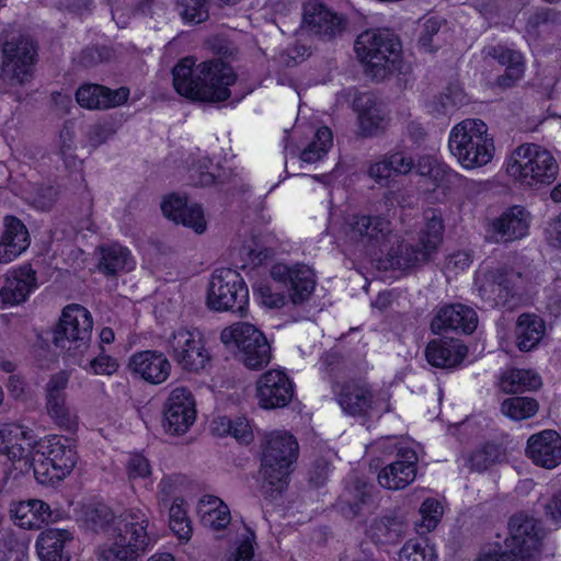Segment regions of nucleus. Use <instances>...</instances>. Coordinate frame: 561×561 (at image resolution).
Returning a JSON list of instances; mask_svg holds the SVG:
<instances>
[{
	"label": "nucleus",
	"instance_id": "3",
	"mask_svg": "<svg viewBox=\"0 0 561 561\" xmlns=\"http://www.w3.org/2000/svg\"><path fill=\"white\" fill-rule=\"evenodd\" d=\"M425 226L421 229L417 244H410L393 234L385 249V261L392 268L407 270L428 262L443 240L444 222L436 209L425 211Z\"/></svg>",
	"mask_w": 561,
	"mask_h": 561
},
{
	"label": "nucleus",
	"instance_id": "11",
	"mask_svg": "<svg viewBox=\"0 0 561 561\" xmlns=\"http://www.w3.org/2000/svg\"><path fill=\"white\" fill-rule=\"evenodd\" d=\"M93 318L83 306L71 304L66 306L57 325L51 331L55 347L64 351H77L88 347L91 341Z\"/></svg>",
	"mask_w": 561,
	"mask_h": 561
},
{
	"label": "nucleus",
	"instance_id": "23",
	"mask_svg": "<svg viewBox=\"0 0 561 561\" xmlns=\"http://www.w3.org/2000/svg\"><path fill=\"white\" fill-rule=\"evenodd\" d=\"M398 459L385 466L378 473V482L389 490L404 489L416 476L417 455L413 449L400 448Z\"/></svg>",
	"mask_w": 561,
	"mask_h": 561
},
{
	"label": "nucleus",
	"instance_id": "30",
	"mask_svg": "<svg viewBox=\"0 0 561 561\" xmlns=\"http://www.w3.org/2000/svg\"><path fill=\"white\" fill-rule=\"evenodd\" d=\"M173 85L176 92L187 99L197 101V98H209L208 90H199L203 76L199 72V64L195 65V60L185 57L181 59L172 70Z\"/></svg>",
	"mask_w": 561,
	"mask_h": 561
},
{
	"label": "nucleus",
	"instance_id": "59",
	"mask_svg": "<svg viewBox=\"0 0 561 561\" xmlns=\"http://www.w3.org/2000/svg\"><path fill=\"white\" fill-rule=\"evenodd\" d=\"M262 304L268 308H280L286 302V296L276 291L270 285H260L256 289Z\"/></svg>",
	"mask_w": 561,
	"mask_h": 561
},
{
	"label": "nucleus",
	"instance_id": "13",
	"mask_svg": "<svg viewBox=\"0 0 561 561\" xmlns=\"http://www.w3.org/2000/svg\"><path fill=\"white\" fill-rule=\"evenodd\" d=\"M36 442L21 425L4 424L0 427V455L7 456L20 471L35 469Z\"/></svg>",
	"mask_w": 561,
	"mask_h": 561
},
{
	"label": "nucleus",
	"instance_id": "31",
	"mask_svg": "<svg viewBox=\"0 0 561 561\" xmlns=\"http://www.w3.org/2000/svg\"><path fill=\"white\" fill-rule=\"evenodd\" d=\"M28 245L30 236L25 225L16 217L7 216L0 238V263L15 260Z\"/></svg>",
	"mask_w": 561,
	"mask_h": 561
},
{
	"label": "nucleus",
	"instance_id": "1",
	"mask_svg": "<svg viewBox=\"0 0 561 561\" xmlns=\"http://www.w3.org/2000/svg\"><path fill=\"white\" fill-rule=\"evenodd\" d=\"M84 523L93 531H107L115 524L117 535L112 545L99 551L102 561H136L150 546L156 536L150 527L148 511L139 507L125 510L117 518L104 504L88 506Z\"/></svg>",
	"mask_w": 561,
	"mask_h": 561
},
{
	"label": "nucleus",
	"instance_id": "33",
	"mask_svg": "<svg viewBox=\"0 0 561 561\" xmlns=\"http://www.w3.org/2000/svg\"><path fill=\"white\" fill-rule=\"evenodd\" d=\"M220 340L226 347H236L239 351H259L266 346L270 348L265 335L250 323H236L225 328Z\"/></svg>",
	"mask_w": 561,
	"mask_h": 561
},
{
	"label": "nucleus",
	"instance_id": "45",
	"mask_svg": "<svg viewBox=\"0 0 561 561\" xmlns=\"http://www.w3.org/2000/svg\"><path fill=\"white\" fill-rule=\"evenodd\" d=\"M333 144V135L329 127H320L313 140L301 151L300 159L308 163L321 160Z\"/></svg>",
	"mask_w": 561,
	"mask_h": 561
},
{
	"label": "nucleus",
	"instance_id": "50",
	"mask_svg": "<svg viewBox=\"0 0 561 561\" xmlns=\"http://www.w3.org/2000/svg\"><path fill=\"white\" fill-rule=\"evenodd\" d=\"M176 8L187 23L198 24L208 18V0H176Z\"/></svg>",
	"mask_w": 561,
	"mask_h": 561
},
{
	"label": "nucleus",
	"instance_id": "39",
	"mask_svg": "<svg viewBox=\"0 0 561 561\" xmlns=\"http://www.w3.org/2000/svg\"><path fill=\"white\" fill-rule=\"evenodd\" d=\"M407 530V525L402 517L382 516L376 518L370 525L371 538L380 543L397 542Z\"/></svg>",
	"mask_w": 561,
	"mask_h": 561
},
{
	"label": "nucleus",
	"instance_id": "17",
	"mask_svg": "<svg viewBox=\"0 0 561 561\" xmlns=\"http://www.w3.org/2000/svg\"><path fill=\"white\" fill-rule=\"evenodd\" d=\"M539 525L536 519L525 514H516L508 522V537L505 548L515 556L528 561L531 552L539 546Z\"/></svg>",
	"mask_w": 561,
	"mask_h": 561
},
{
	"label": "nucleus",
	"instance_id": "8",
	"mask_svg": "<svg viewBox=\"0 0 561 561\" xmlns=\"http://www.w3.org/2000/svg\"><path fill=\"white\" fill-rule=\"evenodd\" d=\"M345 241L373 253H383L393 239L391 221L383 215L354 214L342 227Z\"/></svg>",
	"mask_w": 561,
	"mask_h": 561
},
{
	"label": "nucleus",
	"instance_id": "32",
	"mask_svg": "<svg viewBox=\"0 0 561 561\" xmlns=\"http://www.w3.org/2000/svg\"><path fill=\"white\" fill-rule=\"evenodd\" d=\"M354 107L358 113L360 134L365 137L376 136L387 126L385 108L369 94H364L354 100Z\"/></svg>",
	"mask_w": 561,
	"mask_h": 561
},
{
	"label": "nucleus",
	"instance_id": "51",
	"mask_svg": "<svg viewBox=\"0 0 561 561\" xmlns=\"http://www.w3.org/2000/svg\"><path fill=\"white\" fill-rule=\"evenodd\" d=\"M421 523L417 531L421 534L433 530L443 516V506L435 499H426L420 507Z\"/></svg>",
	"mask_w": 561,
	"mask_h": 561
},
{
	"label": "nucleus",
	"instance_id": "49",
	"mask_svg": "<svg viewBox=\"0 0 561 561\" xmlns=\"http://www.w3.org/2000/svg\"><path fill=\"white\" fill-rule=\"evenodd\" d=\"M173 351H203L205 341L197 329H180L171 340Z\"/></svg>",
	"mask_w": 561,
	"mask_h": 561
},
{
	"label": "nucleus",
	"instance_id": "54",
	"mask_svg": "<svg viewBox=\"0 0 561 561\" xmlns=\"http://www.w3.org/2000/svg\"><path fill=\"white\" fill-rule=\"evenodd\" d=\"M393 175H405L415 168L411 154L404 150H396L386 153Z\"/></svg>",
	"mask_w": 561,
	"mask_h": 561
},
{
	"label": "nucleus",
	"instance_id": "40",
	"mask_svg": "<svg viewBox=\"0 0 561 561\" xmlns=\"http://www.w3.org/2000/svg\"><path fill=\"white\" fill-rule=\"evenodd\" d=\"M211 428L218 435H231L244 445H249L254 438L250 422L244 416H218L213 421Z\"/></svg>",
	"mask_w": 561,
	"mask_h": 561
},
{
	"label": "nucleus",
	"instance_id": "46",
	"mask_svg": "<svg viewBox=\"0 0 561 561\" xmlns=\"http://www.w3.org/2000/svg\"><path fill=\"white\" fill-rule=\"evenodd\" d=\"M538 402L529 397H512L502 402L501 411L515 421L534 416L538 411Z\"/></svg>",
	"mask_w": 561,
	"mask_h": 561
},
{
	"label": "nucleus",
	"instance_id": "24",
	"mask_svg": "<svg viewBox=\"0 0 561 561\" xmlns=\"http://www.w3.org/2000/svg\"><path fill=\"white\" fill-rule=\"evenodd\" d=\"M526 453L536 466L553 469L561 463V436L553 430L534 434L528 438Z\"/></svg>",
	"mask_w": 561,
	"mask_h": 561
},
{
	"label": "nucleus",
	"instance_id": "34",
	"mask_svg": "<svg viewBox=\"0 0 561 561\" xmlns=\"http://www.w3.org/2000/svg\"><path fill=\"white\" fill-rule=\"evenodd\" d=\"M10 514L15 523L25 529H39L53 520L49 505L37 499L11 503Z\"/></svg>",
	"mask_w": 561,
	"mask_h": 561
},
{
	"label": "nucleus",
	"instance_id": "7",
	"mask_svg": "<svg viewBox=\"0 0 561 561\" xmlns=\"http://www.w3.org/2000/svg\"><path fill=\"white\" fill-rule=\"evenodd\" d=\"M77 460V450L71 438L47 435L35 445V479L42 484L60 481L70 474Z\"/></svg>",
	"mask_w": 561,
	"mask_h": 561
},
{
	"label": "nucleus",
	"instance_id": "62",
	"mask_svg": "<svg viewBox=\"0 0 561 561\" xmlns=\"http://www.w3.org/2000/svg\"><path fill=\"white\" fill-rule=\"evenodd\" d=\"M57 198V191L53 186H43L37 188L33 197V204L39 209H48Z\"/></svg>",
	"mask_w": 561,
	"mask_h": 561
},
{
	"label": "nucleus",
	"instance_id": "43",
	"mask_svg": "<svg viewBox=\"0 0 561 561\" xmlns=\"http://www.w3.org/2000/svg\"><path fill=\"white\" fill-rule=\"evenodd\" d=\"M466 103L467 98L463 91L456 85H450L443 93L428 101L427 108L434 115H443L451 113Z\"/></svg>",
	"mask_w": 561,
	"mask_h": 561
},
{
	"label": "nucleus",
	"instance_id": "44",
	"mask_svg": "<svg viewBox=\"0 0 561 561\" xmlns=\"http://www.w3.org/2000/svg\"><path fill=\"white\" fill-rule=\"evenodd\" d=\"M504 456V451L500 445L486 443L470 454L468 463L472 470L484 471L491 466L501 462Z\"/></svg>",
	"mask_w": 561,
	"mask_h": 561
},
{
	"label": "nucleus",
	"instance_id": "58",
	"mask_svg": "<svg viewBox=\"0 0 561 561\" xmlns=\"http://www.w3.org/2000/svg\"><path fill=\"white\" fill-rule=\"evenodd\" d=\"M239 363L250 370H260L266 367L271 359V353H234Z\"/></svg>",
	"mask_w": 561,
	"mask_h": 561
},
{
	"label": "nucleus",
	"instance_id": "38",
	"mask_svg": "<svg viewBox=\"0 0 561 561\" xmlns=\"http://www.w3.org/2000/svg\"><path fill=\"white\" fill-rule=\"evenodd\" d=\"M101 257L99 270L105 275L113 276L118 273L129 272L135 266V261L127 248L113 243L100 249Z\"/></svg>",
	"mask_w": 561,
	"mask_h": 561
},
{
	"label": "nucleus",
	"instance_id": "35",
	"mask_svg": "<svg viewBox=\"0 0 561 561\" xmlns=\"http://www.w3.org/2000/svg\"><path fill=\"white\" fill-rule=\"evenodd\" d=\"M129 368L151 383L163 382L171 369L163 353H134L129 359Z\"/></svg>",
	"mask_w": 561,
	"mask_h": 561
},
{
	"label": "nucleus",
	"instance_id": "53",
	"mask_svg": "<svg viewBox=\"0 0 561 561\" xmlns=\"http://www.w3.org/2000/svg\"><path fill=\"white\" fill-rule=\"evenodd\" d=\"M169 525L170 529L179 537V539L188 540L191 538L192 526L186 516V512L175 502L170 507Z\"/></svg>",
	"mask_w": 561,
	"mask_h": 561
},
{
	"label": "nucleus",
	"instance_id": "16",
	"mask_svg": "<svg viewBox=\"0 0 561 561\" xmlns=\"http://www.w3.org/2000/svg\"><path fill=\"white\" fill-rule=\"evenodd\" d=\"M271 276L275 282L287 287L288 297L294 305L308 300L314 290V273L305 264L277 263L271 268Z\"/></svg>",
	"mask_w": 561,
	"mask_h": 561
},
{
	"label": "nucleus",
	"instance_id": "20",
	"mask_svg": "<svg viewBox=\"0 0 561 561\" xmlns=\"http://www.w3.org/2000/svg\"><path fill=\"white\" fill-rule=\"evenodd\" d=\"M293 396V382L282 370L264 373L256 383V398L263 409L284 408L291 401Z\"/></svg>",
	"mask_w": 561,
	"mask_h": 561
},
{
	"label": "nucleus",
	"instance_id": "6",
	"mask_svg": "<svg viewBox=\"0 0 561 561\" xmlns=\"http://www.w3.org/2000/svg\"><path fill=\"white\" fill-rule=\"evenodd\" d=\"M506 171L520 184L539 188L554 182L559 164L549 150L535 144H523L512 152Z\"/></svg>",
	"mask_w": 561,
	"mask_h": 561
},
{
	"label": "nucleus",
	"instance_id": "29",
	"mask_svg": "<svg viewBox=\"0 0 561 561\" xmlns=\"http://www.w3.org/2000/svg\"><path fill=\"white\" fill-rule=\"evenodd\" d=\"M484 58L495 59L505 66V72L497 77L496 84L500 88H512L524 75L525 66L520 53L502 45H490L483 48Z\"/></svg>",
	"mask_w": 561,
	"mask_h": 561
},
{
	"label": "nucleus",
	"instance_id": "12",
	"mask_svg": "<svg viewBox=\"0 0 561 561\" xmlns=\"http://www.w3.org/2000/svg\"><path fill=\"white\" fill-rule=\"evenodd\" d=\"M36 49L33 42L23 35L2 45L1 78L11 85H22L33 76Z\"/></svg>",
	"mask_w": 561,
	"mask_h": 561
},
{
	"label": "nucleus",
	"instance_id": "18",
	"mask_svg": "<svg viewBox=\"0 0 561 561\" xmlns=\"http://www.w3.org/2000/svg\"><path fill=\"white\" fill-rule=\"evenodd\" d=\"M199 72L203 76L199 90H208L209 98H197L202 102H221L230 96V85L236 81V75L228 64L221 59H213L199 64Z\"/></svg>",
	"mask_w": 561,
	"mask_h": 561
},
{
	"label": "nucleus",
	"instance_id": "42",
	"mask_svg": "<svg viewBox=\"0 0 561 561\" xmlns=\"http://www.w3.org/2000/svg\"><path fill=\"white\" fill-rule=\"evenodd\" d=\"M199 512L204 526L214 530L225 528L231 520L228 506L216 496H208V500L201 502Z\"/></svg>",
	"mask_w": 561,
	"mask_h": 561
},
{
	"label": "nucleus",
	"instance_id": "36",
	"mask_svg": "<svg viewBox=\"0 0 561 561\" xmlns=\"http://www.w3.org/2000/svg\"><path fill=\"white\" fill-rule=\"evenodd\" d=\"M73 539L66 529L49 528L43 531L37 540L36 548L42 561H69L70 554L66 545Z\"/></svg>",
	"mask_w": 561,
	"mask_h": 561
},
{
	"label": "nucleus",
	"instance_id": "9",
	"mask_svg": "<svg viewBox=\"0 0 561 561\" xmlns=\"http://www.w3.org/2000/svg\"><path fill=\"white\" fill-rule=\"evenodd\" d=\"M528 273L500 267L485 271L478 276L480 296L495 307L513 308L516 304L519 289H524L533 282Z\"/></svg>",
	"mask_w": 561,
	"mask_h": 561
},
{
	"label": "nucleus",
	"instance_id": "52",
	"mask_svg": "<svg viewBox=\"0 0 561 561\" xmlns=\"http://www.w3.org/2000/svg\"><path fill=\"white\" fill-rule=\"evenodd\" d=\"M467 354L468 353H424V357L433 367L451 369L477 360V357L467 359Z\"/></svg>",
	"mask_w": 561,
	"mask_h": 561
},
{
	"label": "nucleus",
	"instance_id": "25",
	"mask_svg": "<svg viewBox=\"0 0 561 561\" xmlns=\"http://www.w3.org/2000/svg\"><path fill=\"white\" fill-rule=\"evenodd\" d=\"M36 288V272L30 265H23L5 275L4 284L0 289L1 302L5 306L21 305Z\"/></svg>",
	"mask_w": 561,
	"mask_h": 561
},
{
	"label": "nucleus",
	"instance_id": "55",
	"mask_svg": "<svg viewBox=\"0 0 561 561\" xmlns=\"http://www.w3.org/2000/svg\"><path fill=\"white\" fill-rule=\"evenodd\" d=\"M83 367L96 375H112L117 370L118 363L106 353H100L98 356L87 359Z\"/></svg>",
	"mask_w": 561,
	"mask_h": 561
},
{
	"label": "nucleus",
	"instance_id": "14",
	"mask_svg": "<svg viewBox=\"0 0 561 561\" xmlns=\"http://www.w3.org/2000/svg\"><path fill=\"white\" fill-rule=\"evenodd\" d=\"M68 382L69 375L64 370L50 377L45 388L46 410L59 428L72 433L78 427V415L67 402L66 389Z\"/></svg>",
	"mask_w": 561,
	"mask_h": 561
},
{
	"label": "nucleus",
	"instance_id": "26",
	"mask_svg": "<svg viewBox=\"0 0 561 561\" xmlns=\"http://www.w3.org/2000/svg\"><path fill=\"white\" fill-rule=\"evenodd\" d=\"M304 23L312 33L328 39L341 35L346 25L342 16L317 1H309L305 5Z\"/></svg>",
	"mask_w": 561,
	"mask_h": 561
},
{
	"label": "nucleus",
	"instance_id": "19",
	"mask_svg": "<svg viewBox=\"0 0 561 561\" xmlns=\"http://www.w3.org/2000/svg\"><path fill=\"white\" fill-rule=\"evenodd\" d=\"M195 402L192 393L183 388H175L164 407L163 426L170 434H183L195 421Z\"/></svg>",
	"mask_w": 561,
	"mask_h": 561
},
{
	"label": "nucleus",
	"instance_id": "27",
	"mask_svg": "<svg viewBox=\"0 0 561 561\" xmlns=\"http://www.w3.org/2000/svg\"><path fill=\"white\" fill-rule=\"evenodd\" d=\"M129 89L122 87L111 90L100 84H84L77 90L78 104L88 110H107L127 102Z\"/></svg>",
	"mask_w": 561,
	"mask_h": 561
},
{
	"label": "nucleus",
	"instance_id": "47",
	"mask_svg": "<svg viewBox=\"0 0 561 561\" xmlns=\"http://www.w3.org/2000/svg\"><path fill=\"white\" fill-rule=\"evenodd\" d=\"M433 547L425 541L408 540L399 551V561H436Z\"/></svg>",
	"mask_w": 561,
	"mask_h": 561
},
{
	"label": "nucleus",
	"instance_id": "4",
	"mask_svg": "<svg viewBox=\"0 0 561 561\" xmlns=\"http://www.w3.org/2000/svg\"><path fill=\"white\" fill-rule=\"evenodd\" d=\"M451 154L465 169H477L490 163L494 157L493 136L479 118H467L455 125L448 139Z\"/></svg>",
	"mask_w": 561,
	"mask_h": 561
},
{
	"label": "nucleus",
	"instance_id": "63",
	"mask_svg": "<svg viewBox=\"0 0 561 561\" xmlns=\"http://www.w3.org/2000/svg\"><path fill=\"white\" fill-rule=\"evenodd\" d=\"M548 307L552 312L561 311V277H558L547 289Z\"/></svg>",
	"mask_w": 561,
	"mask_h": 561
},
{
	"label": "nucleus",
	"instance_id": "10",
	"mask_svg": "<svg viewBox=\"0 0 561 561\" xmlns=\"http://www.w3.org/2000/svg\"><path fill=\"white\" fill-rule=\"evenodd\" d=\"M248 299V287L237 271L221 268L213 274L207 295V304L210 309L230 310L243 317Z\"/></svg>",
	"mask_w": 561,
	"mask_h": 561
},
{
	"label": "nucleus",
	"instance_id": "56",
	"mask_svg": "<svg viewBox=\"0 0 561 561\" xmlns=\"http://www.w3.org/2000/svg\"><path fill=\"white\" fill-rule=\"evenodd\" d=\"M176 360L188 371H199L204 369L210 360L208 353H175Z\"/></svg>",
	"mask_w": 561,
	"mask_h": 561
},
{
	"label": "nucleus",
	"instance_id": "2",
	"mask_svg": "<svg viewBox=\"0 0 561 561\" xmlns=\"http://www.w3.org/2000/svg\"><path fill=\"white\" fill-rule=\"evenodd\" d=\"M298 453V442L291 434L275 431L265 436L260 466L261 490L265 497L274 500L287 488Z\"/></svg>",
	"mask_w": 561,
	"mask_h": 561
},
{
	"label": "nucleus",
	"instance_id": "21",
	"mask_svg": "<svg viewBox=\"0 0 561 561\" xmlns=\"http://www.w3.org/2000/svg\"><path fill=\"white\" fill-rule=\"evenodd\" d=\"M478 323V314L473 308L462 304H451L437 309L431 321V330L435 334L447 331L471 334Z\"/></svg>",
	"mask_w": 561,
	"mask_h": 561
},
{
	"label": "nucleus",
	"instance_id": "57",
	"mask_svg": "<svg viewBox=\"0 0 561 561\" xmlns=\"http://www.w3.org/2000/svg\"><path fill=\"white\" fill-rule=\"evenodd\" d=\"M368 175L376 183L387 185L389 179L393 175L387 156L383 154L378 161L370 163L368 168Z\"/></svg>",
	"mask_w": 561,
	"mask_h": 561
},
{
	"label": "nucleus",
	"instance_id": "37",
	"mask_svg": "<svg viewBox=\"0 0 561 561\" xmlns=\"http://www.w3.org/2000/svg\"><path fill=\"white\" fill-rule=\"evenodd\" d=\"M546 333L543 319L535 313H523L516 322V344L519 351H531L539 345Z\"/></svg>",
	"mask_w": 561,
	"mask_h": 561
},
{
	"label": "nucleus",
	"instance_id": "60",
	"mask_svg": "<svg viewBox=\"0 0 561 561\" xmlns=\"http://www.w3.org/2000/svg\"><path fill=\"white\" fill-rule=\"evenodd\" d=\"M129 479L146 478L151 473L149 461L139 454L131 455L127 463Z\"/></svg>",
	"mask_w": 561,
	"mask_h": 561
},
{
	"label": "nucleus",
	"instance_id": "41",
	"mask_svg": "<svg viewBox=\"0 0 561 561\" xmlns=\"http://www.w3.org/2000/svg\"><path fill=\"white\" fill-rule=\"evenodd\" d=\"M541 385V377L530 369H511L501 379V387L507 393L536 390Z\"/></svg>",
	"mask_w": 561,
	"mask_h": 561
},
{
	"label": "nucleus",
	"instance_id": "48",
	"mask_svg": "<svg viewBox=\"0 0 561 561\" xmlns=\"http://www.w3.org/2000/svg\"><path fill=\"white\" fill-rule=\"evenodd\" d=\"M444 24L445 21L437 16L430 18L424 22L419 38V45L425 51L431 53L440 47L443 41L440 39L439 31Z\"/></svg>",
	"mask_w": 561,
	"mask_h": 561
},
{
	"label": "nucleus",
	"instance_id": "61",
	"mask_svg": "<svg viewBox=\"0 0 561 561\" xmlns=\"http://www.w3.org/2000/svg\"><path fill=\"white\" fill-rule=\"evenodd\" d=\"M330 470L331 466L327 459L322 457L316 459L309 471L310 483L317 488L323 485L329 477Z\"/></svg>",
	"mask_w": 561,
	"mask_h": 561
},
{
	"label": "nucleus",
	"instance_id": "5",
	"mask_svg": "<svg viewBox=\"0 0 561 561\" xmlns=\"http://www.w3.org/2000/svg\"><path fill=\"white\" fill-rule=\"evenodd\" d=\"M355 51L365 72L382 80L394 72H403L400 42L388 32L366 31L355 42Z\"/></svg>",
	"mask_w": 561,
	"mask_h": 561
},
{
	"label": "nucleus",
	"instance_id": "22",
	"mask_svg": "<svg viewBox=\"0 0 561 561\" xmlns=\"http://www.w3.org/2000/svg\"><path fill=\"white\" fill-rule=\"evenodd\" d=\"M529 224V213L524 207L513 206L491 221L488 237L496 243L513 242L527 236Z\"/></svg>",
	"mask_w": 561,
	"mask_h": 561
},
{
	"label": "nucleus",
	"instance_id": "28",
	"mask_svg": "<svg viewBox=\"0 0 561 561\" xmlns=\"http://www.w3.org/2000/svg\"><path fill=\"white\" fill-rule=\"evenodd\" d=\"M163 215L175 224H182L192 228L195 232L202 233L206 229V221L203 209L199 205H187L185 198L178 195L165 197L161 204Z\"/></svg>",
	"mask_w": 561,
	"mask_h": 561
},
{
	"label": "nucleus",
	"instance_id": "15",
	"mask_svg": "<svg viewBox=\"0 0 561 561\" xmlns=\"http://www.w3.org/2000/svg\"><path fill=\"white\" fill-rule=\"evenodd\" d=\"M389 396L387 393L374 400L368 385L364 381H347L339 393L337 402L342 410L352 416H367L370 411L378 410L381 413L389 411Z\"/></svg>",
	"mask_w": 561,
	"mask_h": 561
},
{
	"label": "nucleus",
	"instance_id": "64",
	"mask_svg": "<svg viewBox=\"0 0 561 561\" xmlns=\"http://www.w3.org/2000/svg\"><path fill=\"white\" fill-rule=\"evenodd\" d=\"M254 549L250 537L240 542L227 561H253Z\"/></svg>",
	"mask_w": 561,
	"mask_h": 561
}]
</instances>
